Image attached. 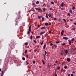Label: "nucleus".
<instances>
[{"label":"nucleus","instance_id":"nucleus-1","mask_svg":"<svg viewBox=\"0 0 76 76\" xmlns=\"http://www.w3.org/2000/svg\"><path fill=\"white\" fill-rule=\"evenodd\" d=\"M35 9L37 10H40V11H41V10H42L41 8L40 7H39V8H36Z\"/></svg>","mask_w":76,"mask_h":76},{"label":"nucleus","instance_id":"nucleus-2","mask_svg":"<svg viewBox=\"0 0 76 76\" xmlns=\"http://www.w3.org/2000/svg\"><path fill=\"white\" fill-rule=\"evenodd\" d=\"M69 45H71V44H72V40H69Z\"/></svg>","mask_w":76,"mask_h":76},{"label":"nucleus","instance_id":"nucleus-3","mask_svg":"<svg viewBox=\"0 0 76 76\" xmlns=\"http://www.w3.org/2000/svg\"><path fill=\"white\" fill-rule=\"evenodd\" d=\"M31 27H32V25H31L30 26L29 28V31H31Z\"/></svg>","mask_w":76,"mask_h":76},{"label":"nucleus","instance_id":"nucleus-4","mask_svg":"<svg viewBox=\"0 0 76 76\" xmlns=\"http://www.w3.org/2000/svg\"><path fill=\"white\" fill-rule=\"evenodd\" d=\"M63 33H64V30H62L61 33V36L63 35Z\"/></svg>","mask_w":76,"mask_h":76},{"label":"nucleus","instance_id":"nucleus-5","mask_svg":"<svg viewBox=\"0 0 76 76\" xmlns=\"http://www.w3.org/2000/svg\"><path fill=\"white\" fill-rule=\"evenodd\" d=\"M66 60L67 61H68V62H70V58H67L66 59Z\"/></svg>","mask_w":76,"mask_h":76},{"label":"nucleus","instance_id":"nucleus-6","mask_svg":"<svg viewBox=\"0 0 76 76\" xmlns=\"http://www.w3.org/2000/svg\"><path fill=\"white\" fill-rule=\"evenodd\" d=\"M61 6L62 7H64V2H62L61 4Z\"/></svg>","mask_w":76,"mask_h":76},{"label":"nucleus","instance_id":"nucleus-7","mask_svg":"<svg viewBox=\"0 0 76 76\" xmlns=\"http://www.w3.org/2000/svg\"><path fill=\"white\" fill-rule=\"evenodd\" d=\"M63 39H68V38L67 37H63Z\"/></svg>","mask_w":76,"mask_h":76},{"label":"nucleus","instance_id":"nucleus-8","mask_svg":"<svg viewBox=\"0 0 76 76\" xmlns=\"http://www.w3.org/2000/svg\"><path fill=\"white\" fill-rule=\"evenodd\" d=\"M65 53L66 54H67L68 53V50H66L65 51Z\"/></svg>","mask_w":76,"mask_h":76},{"label":"nucleus","instance_id":"nucleus-9","mask_svg":"<svg viewBox=\"0 0 76 76\" xmlns=\"http://www.w3.org/2000/svg\"><path fill=\"white\" fill-rule=\"evenodd\" d=\"M46 28L45 27H43L41 28V29H45Z\"/></svg>","mask_w":76,"mask_h":76},{"label":"nucleus","instance_id":"nucleus-10","mask_svg":"<svg viewBox=\"0 0 76 76\" xmlns=\"http://www.w3.org/2000/svg\"><path fill=\"white\" fill-rule=\"evenodd\" d=\"M69 12L70 13H73V11H72V10H70Z\"/></svg>","mask_w":76,"mask_h":76},{"label":"nucleus","instance_id":"nucleus-11","mask_svg":"<svg viewBox=\"0 0 76 76\" xmlns=\"http://www.w3.org/2000/svg\"><path fill=\"white\" fill-rule=\"evenodd\" d=\"M45 26H48V23H45Z\"/></svg>","mask_w":76,"mask_h":76},{"label":"nucleus","instance_id":"nucleus-12","mask_svg":"<svg viewBox=\"0 0 76 76\" xmlns=\"http://www.w3.org/2000/svg\"><path fill=\"white\" fill-rule=\"evenodd\" d=\"M47 67H48V68H50V65H49V64H48Z\"/></svg>","mask_w":76,"mask_h":76},{"label":"nucleus","instance_id":"nucleus-13","mask_svg":"<svg viewBox=\"0 0 76 76\" xmlns=\"http://www.w3.org/2000/svg\"><path fill=\"white\" fill-rule=\"evenodd\" d=\"M45 47H46V45L45 44L43 46V49H45Z\"/></svg>","mask_w":76,"mask_h":76},{"label":"nucleus","instance_id":"nucleus-14","mask_svg":"<svg viewBox=\"0 0 76 76\" xmlns=\"http://www.w3.org/2000/svg\"><path fill=\"white\" fill-rule=\"evenodd\" d=\"M45 33V31H44L43 32H42L40 34V35H42V34H44Z\"/></svg>","mask_w":76,"mask_h":76},{"label":"nucleus","instance_id":"nucleus-15","mask_svg":"<svg viewBox=\"0 0 76 76\" xmlns=\"http://www.w3.org/2000/svg\"><path fill=\"white\" fill-rule=\"evenodd\" d=\"M48 16L49 18H51V15L50 14H49L48 15Z\"/></svg>","mask_w":76,"mask_h":76},{"label":"nucleus","instance_id":"nucleus-16","mask_svg":"<svg viewBox=\"0 0 76 76\" xmlns=\"http://www.w3.org/2000/svg\"><path fill=\"white\" fill-rule=\"evenodd\" d=\"M63 20L65 23H66V22H67V21H66V20L65 19H63Z\"/></svg>","mask_w":76,"mask_h":76},{"label":"nucleus","instance_id":"nucleus-17","mask_svg":"<svg viewBox=\"0 0 76 76\" xmlns=\"http://www.w3.org/2000/svg\"><path fill=\"white\" fill-rule=\"evenodd\" d=\"M27 52H28V50H25L24 53H25V54H26V53H27Z\"/></svg>","mask_w":76,"mask_h":76},{"label":"nucleus","instance_id":"nucleus-18","mask_svg":"<svg viewBox=\"0 0 76 76\" xmlns=\"http://www.w3.org/2000/svg\"><path fill=\"white\" fill-rule=\"evenodd\" d=\"M40 38V36H37L36 37V38L37 39V38Z\"/></svg>","mask_w":76,"mask_h":76},{"label":"nucleus","instance_id":"nucleus-19","mask_svg":"<svg viewBox=\"0 0 76 76\" xmlns=\"http://www.w3.org/2000/svg\"><path fill=\"white\" fill-rule=\"evenodd\" d=\"M36 3L37 4H38L39 3V2L38 1H36Z\"/></svg>","mask_w":76,"mask_h":76},{"label":"nucleus","instance_id":"nucleus-20","mask_svg":"<svg viewBox=\"0 0 76 76\" xmlns=\"http://www.w3.org/2000/svg\"><path fill=\"white\" fill-rule=\"evenodd\" d=\"M42 63H43V64H45V61H44V60H43V59H42Z\"/></svg>","mask_w":76,"mask_h":76},{"label":"nucleus","instance_id":"nucleus-21","mask_svg":"<svg viewBox=\"0 0 76 76\" xmlns=\"http://www.w3.org/2000/svg\"><path fill=\"white\" fill-rule=\"evenodd\" d=\"M4 73V71H2L1 76H3V74Z\"/></svg>","mask_w":76,"mask_h":76},{"label":"nucleus","instance_id":"nucleus-22","mask_svg":"<svg viewBox=\"0 0 76 76\" xmlns=\"http://www.w3.org/2000/svg\"><path fill=\"white\" fill-rule=\"evenodd\" d=\"M66 43H63L62 44V45L63 46H64V45H66Z\"/></svg>","mask_w":76,"mask_h":76},{"label":"nucleus","instance_id":"nucleus-23","mask_svg":"<svg viewBox=\"0 0 76 76\" xmlns=\"http://www.w3.org/2000/svg\"><path fill=\"white\" fill-rule=\"evenodd\" d=\"M75 41V38H73L72 39V41Z\"/></svg>","mask_w":76,"mask_h":76},{"label":"nucleus","instance_id":"nucleus-24","mask_svg":"<svg viewBox=\"0 0 76 76\" xmlns=\"http://www.w3.org/2000/svg\"><path fill=\"white\" fill-rule=\"evenodd\" d=\"M72 10H75V7H72Z\"/></svg>","mask_w":76,"mask_h":76},{"label":"nucleus","instance_id":"nucleus-25","mask_svg":"<svg viewBox=\"0 0 76 76\" xmlns=\"http://www.w3.org/2000/svg\"><path fill=\"white\" fill-rule=\"evenodd\" d=\"M56 44H59L60 43V41H57L56 42Z\"/></svg>","mask_w":76,"mask_h":76},{"label":"nucleus","instance_id":"nucleus-26","mask_svg":"<svg viewBox=\"0 0 76 76\" xmlns=\"http://www.w3.org/2000/svg\"><path fill=\"white\" fill-rule=\"evenodd\" d=\"M45 10H46V9H45V8L43 9V11H45Z\"/></svg>","mask_w":76,"mask_h":76},{"label":"nucleus","instance_id":"nucleus-27","mask_svg":"<svg viewBox=\"0 0 76 76\" xmlns=\"http://www.w3.org/2000/svg\"><path fill=\"white\" fill-rule=\"evenodd\" d=\"M54 20L56 21V20H57V18H54Z\"/></svg>","mask_w":76,"mask_h":76},{"label":"nucleus","instance_id":"nucleus-28","mask_svg":"<svg viewBox=\"0 0 76 76\" xmlns=\"http://www.w3.org/2000/svg\"><path fill=\"white\" fill-rule=\"evenodd\" d=\"M44 19H45L44 18H42V21H44Z\"/></svg>","mask_w":76,"mask_h":76},{"label":"nucleus","instance_id":"nucleus-29","mask_svg":"<svg viewBox=\"0 0 76 76\" xmlns=\"http://www.w3.org/2000/svg\"><path fill=\"white\" fill-rule=\"evenodd\" d=\"M26 57L27 58H29V55H27Z\"/></svg>","mask_w":76,"mask_h":76},{"label":"nucleus","instance_id":"nucleus-30","mask_svg":"<svg viewBox=\"0 0 76 76\" xmlns=\"http://www.w3.org/2000/svg\"><path fill=\"white\" fill-rule=\"evenodd\" d=\"M57 69H58H58H60V66H58L57 67Z\"/></svg>","mask_w":76,"mask_h":76},{"label":"nucleus","instance_id":"nucleus-31","mask_svg":"<svg viewBox=\"0 0 76 76\" xmlns=\"http://www.w3.org/2000/svg\"><path fill=\"white\" fill-rule=\"evenodd\" d=\"M53 46H54V47H57V46L55 44L53 45Z\"/></svg>","mask_w":76,"mask_h":76},{"label":"nucleus","instance_id":"nucleus-32","mask_svg":"<svg viewBox=\"0 0 76 76\" xmlns=\"http://www.w3.org/2000/svg\"><path fill=\"white\" fill-rule=\"evenodd\" d=\"M22 60H25V57H23Z\"/></svg>","mask_w":76,"mask_h":76},{"label":"nucleus","instance_id":"nucleus-33","mask_svg":"<svg viewBox=\"0 0 76 76\" xmlns=\"http://www.w3.org/2000/svg\"><path fill=\"white\" fill-rule=\"evenodd\" d=\"M25 45H28V42H26L25 43Z\"/></svg>","mask_w":76,"mask_h":76},{"label":"nucleus","instance_id":"nucleus-34","mask_svg":"<svg viewBox=\"0 0 76 76\" xmlns=\"http://www.w3.org/2000/svg\"><path fill=\"white\" fill-rule=\"evenodd\" d=\"M26 65H27V64H29V62H28V61H26Z\"/></svg>","mask_w":76,"mask_h":76},{"label":"nucleus","instance_id":"nucleus-35","mask_svg":"<svg viewBox=\"0 0 76 76\" xmlns=\"http://www.w3.org/2000/svg\"><path fill=\"white\" fill-rule=\"evenodd\" d=\"M64 69H66L67 68V66H65L64 67Z\"/></svg>","mask_w":76,"mask_h":76},{"label":"nucleus","instance_id":"nucleus-36","mask_svg":"<svg viewBox=\"0 0 76 76\" xmlns=\"http://www.w3.org/2000/svg\"><path fill=\"white\" fill-rule=\"evenodd\" d=\"M34 42H35V43H37V41L35 40H34Z\"/></svg>","mask_w":76,"mask_h":76},{"label":"nucleus","instance_id":"nucleus-37","mask_svg":"<svg viewBox=\"0 0 76 76\" xmlns=\"http://www.w3.org/2000/svg\"><path fill=\"white\" fill-rule=\"evenodd\" d=\"M43 56H44V59H45V57H46L45 55H44Z\"/></svg>","mask_w":76,"mask_h":76},{"label":"nucleus","instance_id":"nucleus-38","mask_svg":"<svg viewBox=\"0 0 76 76\" xmlns=\"http://www.w3.org/2000/svg\"><path fill=\"white\" fill-rule=\"evenodd\" d=\"M72 30H73V31H75L76 28H73L72 29Z\"/></svg>","mask_w":76,"mask_h":76},{"label":"nucleus","instance_id":"nucleus-39","mask_svg":"<svg viewBox=\"0 0 76 76\" xmlns=\"http://www.w3.org/2000/svg\"><path fill=\"white\" fill-rule=\"evenodd\" d=\"M67 15H68V16H70L71 15L70 14V13H68Z\"/></svg>","mask_w":76,"mask_h":76},{"label":"nucleus","instance_id":"nucleus-40","mask_svg":"<svg viewBox=\"0 0 76 76\" xmlns=\"http://www.w3.org/2000/svg\"><path fill=\"white\" fill-rule=\"evenodd\" d=\"M51 3V4H54V3L53 1H52Z\"/></svg>","mask_w":76,"mask_h":76},{"label":"nucleus","instance_id":"nucleus-41","mask_svg":"<svg viewBox=\"0 0 76 76\" xmlns=\"http://www.w3.org/2000/svg\"><path fill=\"white\" fill-rule=\"evenodd\" d=\"M49 32L50 34H51V31L50 30L49 31Z\"/></svg>","mask_w":76,"mask_h":76},{"label":"nucleus","instance_id":"nucleus-42","mask_svg":"<svg viewBox=\"0 0 76 76\" xmlns=\"http://www.w3.org/2000/svg\"><path fill=\"white\" fill-rule=\"evenodd\" d=\"M45 55H47V51H45Z\"/></svg>","mask_w":76,"mask_h":76},{"label":"nucleus","instance_id":"nucleus-43","mask_svg":"<svg viewBox=\"0 0 76 76\" xmlns=\"http://www.w3.org/2000/svg\"><path fill=\"white\" fill-rule=\"evenodd\" d=\"M30 38H31V39H32V35L31 36V37H30Z\"/></svg>","mask_w":76,"mask_h":76},{"label":"nucleus","instance_id":"nucleus-44","mask_svg":"<svg viewBox=\"0 0 76 76\" xmlns=\"http://www.w3.org/2000/svg\"><path fill=\"white\" fill-rule=\"evenodd\" d=\"M47 36H48V34H46L45 35V37H47Z\"/></svg>","mask_w":76,"mask_h":76},{"label":"nucleus","instance_id":"nucleus-45","mask_svg":"<svg viewBox=\"0 0 76 76\" xmlns=\"http://www.w3.org/2000/svg\"><path fill=\"white\" fill-rule=\"evenodd\" d=\"M71 76H74V75L73 74H72L71 75Z\"/></svg>","mask_w":76,"mask_h":76},{"label":"nucleus","instance_id":"nucleus-46","mask_svg":"<svg viewBox=\"0 0 76 76\" xmlns=\"http://www.w3.org/2000/svg\"><path fill=\"white\" fill-rule=\"evenodd\" d=\"M63 70H63V68H62L61 69V72H63Z\"/></svg>","mask_w":76,"mask_h":76},{"label":"nucleus","instance_id":"nucleus-47","mask_svg":"<svg viewBox=\"0 0 76 76\" xmlns=\"http://www.w3.org/2000/svg\"><path fill=\"white\" fill-rule=\"evenodd\" d=\"M69 20L70 22H72L73 21L72 20V19H69Z\"/></svg>","mask_w":76,"mask_h":76},{"label":"nucleus","instance_id":"nucleus-48","mask_svg":"<svg viewBox=\"0 0 76 76\" xmlns=\"http://www.w3.org/2000/svg\"><path fill=\"white\" fill-rule=\"evenodd\" d=\"M43 44V41H42V43H41V45H42Z\"/></svg>","mask_w":76,"mask_h":76},{"label":"nucleus","instance_id":"nucleus-49","mask_svg":"<svg viewBox=\"0 0 76 76\" xmlns=\"http://www.w3.org/2000/svg\"><path fill=\"white\" fill-rule=\"evenodd\" d=\"M46 17L47 19H48V15H46Z\"/></svg>","mask_w":76,"mask_h":76},{"label":"nucleus","instance_id":"nucleus-50","mask_svg":"<svg viewBox=\"0 0 76 76\" xmlns=\"http://www.w3.org/2000/svg\"><path fill=\"white\" fill-rule=\"evenodd\" d=\"M33 63H34V64H35V61H33Z\"/></svg>","mask_w":76,"mask_h":76},{"label":"nucleus","instance_id":"nucleus-51","mask_svg":"<svg viewBox=\"0 0 76 76\" xmlns=\"http://www.w3.org/2000/svg\"><path fill=\"white\" fill-rule=\"evenodd\" d=\"M37 18H38V19H40V16H38V17Z\"/></svg>","mask_w":76,"mask_h":76},{"label":"nucleus","instance_id":"nucleus-52","mask_svg":"<svg viewBox=\"0 0 76 76\" xmlns=\"http://www.w3.org/2000/svg\"><path fill=\"white\" fill-rule=\"evenodd\" d=\"M37 49H36L35 50H34V52H36L37 51Z\"/></svg>","mask_w":76,"mask_h":76},{"label":"nucleus","instance_id":"nucleus-53","mask_svg":"<svg viewBox=\"0 0 76 76\" xmlns=\"http://www.w3.org/2000/svg\"><path fill=\"white\" fill-rule=\"evenodd\" d=\"M40 27V26L39 25H38V26H37V27L38 28H39Z\"/></svg>","mask_w":76,"mask_h":76},{"label":"nucleus","instance_id":"nucleus-54","mask_svg":"<svg viewBox=\"0 0 76 76\" xmlns=\"http://www.w3.org/2000/svg\"><path fill=\"white\" fill-rule=\"evenodd\" d=\"M49 25L50 26V25H51V23H50Z\"/></svg>","mask_w":76,"mask_h":76},{"label":"nucleus","instance_id":"nucleus-55","mask_svg":"<svg viewBox=\"0 0 76 76\" xmlns=\"http://www.w3.org/2000/svg\"><path fill=\"white\" fill-rule=\"evenodd\" d=\"M53 45V44L52 43H50V45H51V46H52V45Z\"/></svg>","mask_w":76,"mask_h":76},{"label":"nucleus","instance_id":"nucleus-56","mask_svg":"<svg viewBox=\"0 0 76 76\" xmlns=\"http://www.w3.org/2000/svg\"><path fill=\"white\" fill-rule=\"evenodd\" d=\"M15 26H16V25L17 26H18V23H15Z\"/></svg>","mask_w":76,"mask_h":76},{"label":"nucleus","instance_id":"nucleus-57","mask_svg":"<svg viewBox=\"0 0 76 76\" xmlns=\"http://www.w3.org/2000/svg\"><path fill=\"white\" fill-rule=\"evenodd\" d=\"M32 5L34 6V5H35V3H33L32 4Z\"/></svg>","mask_w":76,"mask_h":76},{"label":"nucleus","instance_id":"nucleus-58","mask_svg":"<svg viewBox=\"0 0 76 76\" xmlns=\"http://www.w3.org/2000/svg\"><path fill=\"white\" fill-rule=\"evenodd\" d=\"M61 10H64V9H63V8H61Z\"/></svg>","mask_w":76,"mask_h":76},{"label":"nucleus","instance_id":"nucleus-59","mask_svg":"<svg viewBox=\"0 0 76 76\" xmlns=\"http://www.w3.org/2000/svg\"><path fill=\"white\" fill-rule=\"evenodd\" d=\"M30 34V32L29 31H28L27 34Z\"/></svg>","mask_w":76,"mask_h":76},{"label":"nucleus","instance_id":"nucleus-60","mask_svg":"<svg viewBox=\"0 0 76 76\" xmlns=\"http://www.w3.org/2000/svg\"><path fill=\"white\" fill-rule=\"evenodd\" d=\"M50 10H53V9H52V8H51L50 9Z\"/></svg>","mask_w":76,"mask_h":76},{"label":"nucleus","instance_id":"nucleus-61","mask_svg":"<svg viewBox=\"0 0 76 76\" xmlns=\"http://www.w3.org/2000/svg\"><path fill=\"white\" fill-rule=\"evenodd\" d=\"M74 25H75V26H76V23H74Z\"/></svg>","mask_w":76,"mask_h":76},{"label":"nucleus","instance_id":"nucleus-62","mask_svg":"<svg viewBox=\"0 0 76 76\" xmlns=\"http://www.w3.org/2000/svg\"><path fill=\"white\" fill-rule=\"evenodd\" d=\"M63 64H64V62H63L62 63V65H63Z\"/></svg>","mask_w":76,"mask_h":76},{"label":"nucleus","instance_id":"nucleus-63","mask_svg":"<svg viewBox=\"0 0 76 76\" xmlns=\"http://www.w3.org/2000/svg\"><path fill=\"white\" fill-rule=\"evenodd\" d=\"M73 73H74L75 74V71H73Z\"/></svg>","mask_w":76,"mask_h":76},{"label":"nucleus","instance_id":"nucleus-64","mask_svg":"<svg viewBox=\"0 0 76 76\" xmlns=\"http://www.w3.org/2000/svg\"><path fill=\"white\" fill-rule=\"evenodd\" d=\"M68 76H70V75L69 74H68Z\"/></svg>","mask_w":76,"mask_h":76}]
</instances>
